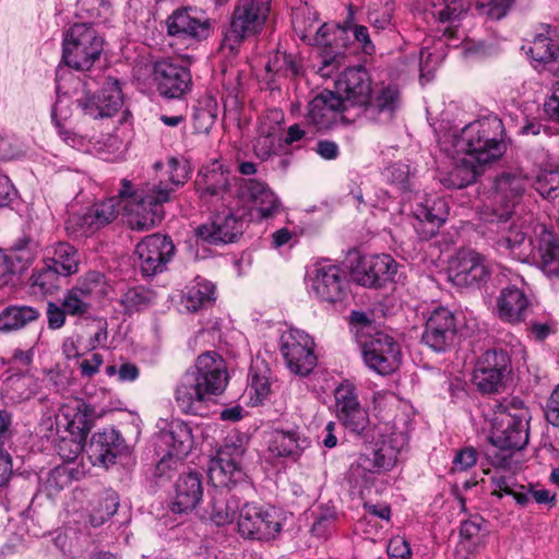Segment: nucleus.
Returning a JSON list of instances; mask_svg holds the SVG:
<instances>
[{
  "label": "nucleus",
  "instance_id": "32",
  "mask_svg": "<svg viewBox=\"0 0 559 559\" xmlns=\"http://www.w3.org/2000/svg\"><path fill=\"white\" fill-rule=\"evenodd\" d=\"M164 443L169 447L168 457H164L156 466L157 473H162L173 462L174 457L182 459L193 447L192 432L189 426L182 421L170 425L168 431L163 433Z\"/></svg>",
  "mask_w": 559,
  "mask_h": 559
},
{
  "label": "nucleus",
  "instance_id": "8",
  "mask_svg": "<svg viewBox=\"0 0 559 559\" xmlns=\"http://www.w3.org/2000/svg\"><path fill=\"white\" fill-rule=\"evenodd\" d=\"M512 373L511 357L501 348L483 353L475 362L472 384L484 395L500 394Z\"/></svg>",
  "mask_w": 559,
  "mask_h": 559
},
{
  "label": "nucleus",
  "instance_id": "54",
  "mask_svg": "<svg viewBox=\"0 0 559 559\" xmlns=\"http://www.w3.org/2000/svg\"><path fill=\"white\" fill-rule=\"evenodd\" d=\"M84 474L83 468L72 463H62L56 466L47 478L49 487L57 490L70 484L73 479H79Z\"/></svg>",
  "mask_w": 559,
  "mask_h": 559
},
{
  "label": "nucleus",
  "instance_id": "33",
  "mask_svg": "<svg viewBox=\"0 0 559 559\" xmlns=\"http://www.w3.org/2000/svg\"><path fill=\"white\" fill-rule=\"evenodd\" d=\"M469 5L471 0H431L426 11L440 23H449V26L442 29L443 35L454 38L456 23L467 12Z\"/></svg>",
  "mask_w": 559,
  "mask_h": 559
},
{
  "label": "nucleus",
  "instance_id": "21",
  "mask_svg": "<svg viewBox=\"0 0 559 559\" xmlns=\"http://www.w3.org/2000/svg\"><path fill=\"white\" fill-rule=\"evenodd\" d=\"M486 258L472 249H460L449 261L448 277L456 286L468 287L489 276Z\"/></svg>",
  "mask_w": 559,
  "mask_h": 559
},
{
  "label": "nucleus",
  "instance_id": "49",
  "mask_svg": "<svg viewBox=\"0 0 559 559\" xmlns=\"http://www.w3.org/2000/svg\"><path fill=\"white\" fill-rule=\"evenodd\" d=\"M34 319L35 310L32 307H8L0 312V331L11 332L22 329Z\"/></svg>",
  "mask_w": 559,
  "mask_h": 559
},
{
  "label": "nucleus",
  "instance_id": "23",
  "mask_svg": "<svg viewBox=\"0 0 559 559\" xmlns=\"http://www.w3.org/2000/svg\"><path fill=\"white\" fill-rule=\"evenodd\" d=\"M150 78L158 93L168 98L181 97L191 85L189 69L175 63L171 59L155 61Z\"/></svg>",
  "mask_w": 559,
  "mask_h": 559
},
{
  "label": "nucleus",
  "instance_id": "39",
  "mask_svg": "<svg viewBox=\"0 0 559 559\" xmlns=\"http://www.w3.org/2000/svg\"><path fill=\"white\" fill-rule=\"evenodd\" d=\"M240 509L238 500L228 491L216 489L205 510L207 518L217 526L230 524L236 511Z\"/></svg>",
  "mask_w": 559,
  "mask_h": 559
},
{
  "label": "nucleus",
  "instance_id": "28",
  "mask_svg": "<svg viewBox=\"0 0 559 559\" xmlns=\"http://www.w3.org/2000/svg\"><path fill=\"white\" fill-rule=\"evenodd\" d=\"M200 198L210 201L212 198L223 199L230 186V174L218 160L203 166L195 180Z\"/></svg>",
  "mask_w": 559,
  "mask_h": 559
},
{
  "label": "nucleus",
  "instance_id": "48",
  "mask_svg": "<svg viewBox=\"0 0 559 559\" xmlns=\"http://www.w3.org/2000/svg\"><path fill=\"white\" fill-rule=\"evenodd\" d=\"M85 138H80L79 144L81 148L93 154L108 156L120 151L122 141L112 133L100 135H92L88 138L87 144L83 143Z\"/></svg>",
  "mask_w": 559,
  "mask_h": 559
},
{
  "label": "nucleus",
  "instance_id": "63",
  "mask_svg": "<svg viewBox=\"0 0 559 559\" xmlns=\"http://www.w3.org/2000/svg\"><path fill=\"white\" fill-rule=\"evenodd\" d=\"M544 413L550 425L559 427V384L552 390L547 400Z\"/></svg>",
  "mask_w": 559,
  "mask_h": 559
},
{
  "label": "nucleus",
  "instance_id": "7",
  "mask_svg": "<svg viewBox=\"0 0 559 559\" xmlns=\"http://www.w3.org/2000/svg\"><path fill=\"white\" fill-rule=\"evenodd\" d=\"M284 522L281 510L248 502L239 509L237 527L243 538L272 542L280 536Z\"/></svg>",
  "mask_w": 559,
  "mask_h": 559
},
{
  "label": "nucleus",
  "instance_id": "59",
  "mask_svg": "<svg viewBox=\"0 0 559 559\" xmlns=\"http://www.w3.org/2000/svg\"><path fill=\"white\" fill-rule=\"evenodd\" d=\"M33 358L34 352L32 347L27 349L15 348L9 364L11 365L12 370H16L17 372L25 374L32 368Z\"/></svg>",
  "mask_w": 559,
  "mask_h": 559
},
{
  "label": "nucleus",
  "instance_id": "11",
  "mask_svg": "<svg viewBox=\"0 0 559 559\" xmlns=\"http://www.w3.org/2000/svg\"><path fill=\"white\" fill-rule=\"evenodd\" d=\"M280 353L287 369L296 376H308L318 364L314 340L299 329H288L282 333Z\"/></svg>",
  "mask_w": 559,
  "mask_h": 559
},
{
  "label": "nucleus",
  "instance_id": "40",
  "mask_svg": "<svg viewBox=\"0 0 559 559\" xmlns=\"http://www.w3.org/2000/svg\"><path fill=\"white\" fill-rule=\"evenodd\" d=\"M400 448L396 442V438L390 437L383 439L380 443H377V448L373 451V461L370 462L366 455H360L358 459V465L365 471L380 472L390 471L394 467Z\"/></svg>",
  "mask_w": 559,
  "mask_h": 559
},
{
  "label": "nucleus",
  "instance_id": "31",
  "mask_svg": "<svg viewBox=\"0 0 559 559\" xmlns=\"http://www.w3.org/2000/svg\"><path fill=\"white\" fill-rule=\"evenodd\" d=\"M524 180L513 174H506L499 177L496 181V193L493 197L495 202L507 199L506 203L500 210L493 209L492 214L486 216L485 219L489 222H506L512 214L514 200L524 191Z\"/></svg>",
  "mask_w": 559,
  "mask_h": 559
},
{
  "label": "nucleus",
  "instance_id": "22",
  "mask_svg": "<svg viewBox=\"0 0 559 559\" xmlns=\"http://www.w3.org/2000/svg\"><path fill=\"white\" fill-rule=\"evenodd\" d=\"M457 334L455 314L447 307H436L428 312L421 341L435 352L449 348Z\"/></svg>",
  "mask_w": 559,
  "mask_h": 559
},
{
  "label": "nucleus",
  "instance_id": "10",
  "mask_svg": "<svg viewBox=\"0 0 559 559\" xmlns=\"http://www.w3.org/2000/svg\"><path fill=\"white\" fill-rule=\"evenodd\" d=\"M346 35L345 27L333 23L322 24L313 34L312 29L301 31V38L310 45L331 49L322 56V64L318 69L320 76L332 78L345 66L346 57L341 49L345 47Z\"/></svg>",
  "mask_w": 559,
  "mask_h": 559
},
{
  "label": "nucleus",
  "instance_id": "52",
  "mask_svg": "<svg viewBox=\"0 0 559 559\" xmlns=\"http://www.w3.org/2000/svg\"><path fill=\"white\" fill-rule=\"evenodd\" d=\"M399 103V90L394 85L381 86L371 92L370 103L366 109H372L378 112L393 111Z\"/></svg>",
  "mask_w": 559,
  "mask_h": 559
},
{
  "label": "nucleus",
  "instance_id": "37",
  "mask_svg": "<svg viewBox=\"0 0 559 559\" xmlns=\"http://www.w3.org/2000/svg\"><path fill=\"white\" fill-rule=\"evenodd\" d=\"M533 186L544 199H557L559 197V162L554 157L544 156L537 165Z\"/></svg>",
  "mask_w": 559,
  "mask_h": 559
},
{
  "label": "nucleus",
  "instance_id": "38",
  "mask_svg": "<svg viewBox=\"0 0 559 559\" xmlns=\"http://www.w3.org/2000/svg\"><path fill=\"white\" fill-rule=\"evenodd\" d=\"M308 445L307 438H302L297 430H275L269 439V451L277 457L296 460Z\"/></svg>",
  "mask_w": 559,
  "mask_h": 559
},
{
  "label": "nucleus",
  "instance_id": "47",
  "mask_svg": "<svg viewBox=\"0 0 559 559\" xmlns=\"http://www.w3.org/2000/svg\"><path fill=\"white\" fill-rule=\"evenodd\" d=\"M484 520L481 518H471L461 523L460 526V546L468 552L474 554L485 545L481 534Z\"/></svg>",
  "mask_w": 559,
  "mask_h": 559
},
{
  "label": "nucleus",
  "instance_id": "61",
  "mask_svg": "<svg viewBox=\"0 0 559 559\" xmlns=\"http://www.w3.org/2000/svg\"><path fill=\"white\" fill-rule=\"evenodd\" d=\"M386 554L390 559H412L411 545L402 536H394L389 540Z\"/></svg>",
  "mask_w": 559,
  "mask_h": 559
},
{
  "label": "nucleus",
  "instance_id": "58",
  "mask_svg": "<svg viewBox=\"0 0 559 559\" xmlns=\"http://www.w3.org/2000/svg\"><path fill=\"white\" fill-rule=\"evenodd\" d=\"M24 146L14 136L0 132V163L20 157Z\"/></svg>",
  "mask_w": 559,
  "mask_h": 559
},
{
  "label": "nucleus",
  "instance_id": "14",
  "mask_svg": "<svg viewBox=\"0 0 559 559\" xmlns=\"http://www.w3.org/2000/svg\"><path fill=\"white\" fill-rule=\"evenodd\" d=\"M75 85H81V95L76 97L78 107L86 116L94 119L111 117L123 106L124 97L121 84L117 79L107 78L102 85L97 99L85 91L84 84L74 80Z\"/></svg>",
  "mask_w": 559,
  "mask_h": 559
},
{
  "label": "nucleus",
  "instance_id": "62",
  "mask_svg": "<svg viewBox=\"0 0 559 559\" xmlns=\"http://www.w3.org/2000/svg\"><path fill=\"white\" fill-rule=\"evenodd\" d=\"M477 462V452L474 448H464L460 450L454 459L452 469L454 472H464L473 467Z\"/></svg>",
  "mask_w": 559,
  "mask_h": 559
},
{
  "label": "nucleus",
  "instance_id": "13",
  "mask_svg": "<svg viewBox=\"0 0 559 559\" xmlns=\"http://www.w3.org/2000/svg\"><path fill=\"white\" fill-rule=\"evenodd\" d=\"M309 292L319 301L336 304L347 295V282L344 272L336 264L328 261L314 263L308 272Z\"/></svg>",
  "mask_w": 559,
  "mask_h": 559
},
{
  "label": "nucleus",
  "instance_id": "18",
  "mask_svg": "<svg viewBox=\"0 0 559 559\" xmlns=\"http://www.w3.org/2000/svg\"><path fill=\"white\" fill-rule=\"evenodd\" d=\"M174 254L173 240L160 234L144 237L135 247L138 265L145 276L163 272Z\"/></svg>",
  "mask_w": 559,
  "mask_h": 559
},
{
  "label": "nucleus",
  "instance_id": "64",
  "mask_svg": "<svg viewBox=\"0 0 559 559\" xmlns=\"http://www.w3.org/2000/svg\"><path fill=\"white\" fill-rule=\"evenodd\" d=\"M544 110L550 121L559 123V84L552 88L551 94L545 100Z\"/></svg>",
  "mask_w": 559,
  "mask_h": 559
},
{
  "label": "nucleus",
  "instance_id": "17",
  "mask_svg": "<svg viewBox=\"0 0 559 559\" xmlns=\"http://www.w3.org/2000/svg\"><path fill=\"white\" fill-rule=\"evenodd\" d=\"M335 94L344 105L367 107L372 92V80L366 68L354 66L345 68L334 81Z\"/></svg>",
  "mask_w": 559,
  "mask_h": 559
},
{
  "label": "nucleus",
  "instance_id": "26",
  "mask_svg": "<svg viewBox=\"0 0 559 559\" xmlns=\"http://www.w3.org/2000/svg\"><path fill=\"white\" fill-rule=\"evenodd\" d=\"M203 483L199 473L189 472L179 475L174 484L169 508L173 513L188 514L202 501Z\"/></svg>",
  "mask_w": 559,
  "mask_h": 559
},
{
  "label": "nucleus",
  "instance_id": "56",
  "mask_svg": "<svg viewBox=\"0 0 559 559\" xmlns=\"http://www.w3.org/2000/svg\"><path fill=\"white\" fill-rule=\"evenodd\" d=\"M342 425L352 432L361 433L369 426V414L361 405L355 407L348 413L337 417Z\"/></svg>",
  "mask_w": 559,
  "mask_h": 559
},
{
  "label": "nucleus",
  "instance_id": "20",
  "mask_svg": "<svg viewBox=\"0 0 559 559\" xmlns=\"http://www.w3.org/2000/svg\"><path fill=\"white\" fill-rule=\"evenodd\" d=\"M245 452V447L236 442H226L217 451L209 467L210 479L216 488L228 487L242 478Z\"/></svg>",
  "mask_w": 559,
  "mask_h": 559
},
{
  "label": "nucleus",
  "instance_id": "35",
  "mask_svg": "<svg viewBox=\"0 0 559 559\" xmlns=\"http://www.w3.org/2000/svg\"><path fill=\"white\" fill-rule=\"evenodd\" d=\"M282 120L283 114L278 110H271L260 118L259 135L253 145L259 157L267 158L276 151Z\"/></svg>",
  "mask_w": 559,
  "mask_h": 559
},
{
  "label": "nucleus",
  "instance_id": "45",
  "mask_svg": "<svg viewBox=\"0 0 559 559\" xmlns=\"http://www.w3.org/2000/svg\"><path fill=\"white\" fill-rule=\"evenodd\" d=\"M118 507V497L114 491H107L93 499L90 502V524L94 527L103 525L117 512Z\"/></svg>",
  "mask_w": 559,
  "mask_h": 559
},
{
  "label": "nucleus",
  "instance_id": "50",
  "mask_svg": "<svg viewBox=\"0 0 559 559\" xmlns=\"http://www.w3.org/2000/svg\"><path fill=\"white\" fill-rule=\"evenodd\" d=\"M111 14V5L106 0H78L75 15L91 23L106 21Z\"/></svg>",
  "mask_w": 559,
  "mask_h": 559
},
{
  "label": "nucleus",
  "instance_id": "12",
  "mask_svg": "<svg viewBox=\"0 0 559 559\" xmlns=\"http://www.w3.org/2000/svg\"><path fill=\"white\" fill-rule=\"evenodd\" d=\"M271 0H239L230 23L226 41L234 44L260 33L269 17Z\"/></svg>",
  "mask_w": 559,
  "mask_h": 559
},
{
  "label": "nucleus",
  "instance_id": "24",
  "mask_svg": "<svg viewBox=\"0 0 559 559\" xmlns=\"http://www.w3.org/2000/svg\"><path fill=\"white\" fill-rule=\"evenodd\" d=\"M95 418L94 408L84 400L78 397L68 399L55 416V430L71 432L76 436H87Z\"/></svg>",
  "mask_w": 559,
  "mask_h": 559
},
{
  "label": "nucleus",
  "instance_id": "9",
  "mask_svg": "<svg viewBox=\"0 0 559 559\" xmlns=\"http://www.w3.org/2000/svg\"><path fill=\"white\" fill-rule=\"evenodd\" d=\"M43 266L37 272V287L45 294H50L59 287V277L69 276L79 270V254L73 246L57 242L45 248Z\"/></svg>",
  "mask_w": 559,
  "mask_h": 559
},
{
  "label": "nucleus",
  "instance_id": "60",
  "mask_svg": "<svg viewBox=\"0 0 559 559\" xmlns=\"http://www.w3.org/2000/svg\"><path fill=\"white\" fill-rule=\"evenodd\" d=\"M148 301V293L142 287L130 288L122 299V304L129 311H138L145 307Z\"/></svg>",
  "mask_w": 559,
  "mask_h": 559
},
{
  "label": "nucleus",
  "instance_id": "55",
  "mask_svg": "<svg viewBox=\"0 0 559 559\" xmlns=\"http://www.w3.org/2000/svg\"><path fill=\"white\" fill-rule=\"evenodd\" d=\"M334 397L336 417L346 414L348 411H352L360 405L356 393V388L349 381L342 382L335 389Z\"/></svg>",
  "mask_w": 559,
  "mask_h": 559
},
{
  "label": "nucleus",
  "instance_id": "27",
  "mask_svg": "<svg viewBox=\"0 0 559 559\" xmlns=\"http://www.w3.org/2000/svg\"><path fill=\"white\" fill-rule=\"evenodd\" d=\"M532 310L527 295L515 285L502 288L496 299V316L504 323L519 324Z\"/></svg>",
  "mask_w": 559,
  "mask_h": 559
},
{
  "label": "nucleus",
  "instance_id": "29",
  "mask_svg": "<svg viewBox=\"0 0 559 559\" xmlns=\"http://www.w3.org/2000/svg\"><path fill=\"white\" fill-rule=\"evenodd\" d=\"M242 222L231 213L217 215L212 222L199 226L195 230L198 238L210 242H233L241 234Z\"/></svg>",
  "mask_w": 559,
  "mask_h": 559
},
{
  "label": "nucleus",
  "instance_id": "57",
  "mask_svg": "<svg viewBox=\"0 0 559 559\" xmlns=\"http://www.w3.org/2000/svg\"><path fill=\"white\" fill-rule=\"evenodd\" d=\"M514 0H478L477 10L490 19L499 20L507 14Z\"/></svg>",
  "mask_w": 559,
  "mask_h": 559
},
{
  "label": "nucleus",
  "instance_id": "4",
  "mask_svg": "<svg viewBox=\"0 0 559 559\" xmlns=\"http://www.w3.org/2000/svg\"><path fill=\"white\" fill-rule=\"evenodd\" d=\"M501 246L522 262H539L544 272L559 275V240L545 224L532 216L513 222Z\"/></svg>",
  "mask_w": 559,
  "mask_h": 559
},
{
  "label": "nucleus",
  "instance_id": "44",
  "mask_svg": "<svg viewBox=\"0 0 559 559\" xmlns=\"http://www.w3.org/2000/svg\"><path fill=\"white\" fill-rule=\"evenodd\" d=\"M47 438H52L53 442H57L56 448L63 463L75 464V460L83 451L87 436H76L71 432L58 433L56 430L53 433L52 426H50V435Z\"/></svg>",
  "mask_w": 559,
  "mask_h": 559
},
{
  "label": "nucleus",
  "instance_id": "2",
  "mask_svg": "<svg viewBox=\"0 0 559 559\" xmlns=\"http://www.w3.org/2000/svg\"><path fill=\"white\" fill-rule=\"evenodd\" d=\"M155 187L134 189L131 181L123 179L117 195L93 204L81 217L71 216L68 228L92 235L114 222L121 213L127 225L139 231L156 227L164 218V203L168 201V192L159 189L156 197L152 195Z\"/></svg>",
  "mask_w": 559,
  "mask_h": 559
},
{
  "label": "nucleus",
  "instance_id": "15",
  "mask_svg": "<svg viewBox=\"0 0 559 559\" xmlns=\"http://www.w3.org/2000/svg\"><path fill=\"white\" fill-rule=\"evenodd\" d=\"M399 267L400 264L390 254H366L358 258L350 273L361 286L382 287L396 280Z\"/></svg>",
  "mask_w": 559,
  "mask_h": 559
},
{
  "label": "nucleus",
  "instance_id": "36",
  "mask_svg": "<svg viewBox=\"0 0 559 559\" xmlns=\"http://www.w3.org/2000/svg\"><path fill=\"white\" fill-rule=\"evenodd\" d=\"M449 215V207L442 198L437 195L426 197L414 207V216L420 223L428 226L427 236H433L444 224Z\"/></svg>",
  "mask_w": 559,
  "mask_h": 559
},
{
  "label": "nucleus",
  "instance_id": "43",
  "mask_svg": "<svg viewBox=\"0 0 559 559\" xmlns=\"http://www.w3.org/2000/svg\"><path fill=\"white\" fill-rule=\"evenodd\" d=\"M246 190L253 206L263 217L273 215L278 206L280 201L274 192L263 182L258 180H248Z\"/></svg>",
  "mask_w": 559,
  "mask_h": 559
},
{
  "label": "nucleus",
  "instance_id": "41",
  "mask_svg": "<svg viewBox=\"0 0 559 559\" xmlns=\"http://www.w3.org/2000/svg\"><path fill=\"white\" fill-rule=\"evenodd\" d=\"M121 443L122 439L115 429H104L93 436L91 450L97 454V460L102 464L108 465L115 462Z\"/></svg>",
  "mask_w": 559,
  "mask_h": 559
},
{
  "label": "nucleus",
  "instance_id": "51",
  "mask_svg": "<svg viewBox=\"0 0 559 559\" xmlns=\"http://www.w3.org/2000/svg\"><path fill=\"white\" fill-rule=\"evenodd\" d=\"M166 175H167V182L171 185V187L163 186L164 183L160 182L159 185L156 183H146L145 186L141 187L140 189H145L146 187H155V192L152 193V195L156 197L157 191L159 189L166 190L168 194L170 191L175 190L179 186L183 185L189 177V170L185 163L178 160L175 157H171L168 159L166 165Z\"/></svg>",
  "mask_w": 559,
  "mask_h": 559
},
{
  "label": "nucleus",
  "instance_id": "30",
  "mask_svg": "<svg viewBox=\"0 0 559 559\" xmlns=\"http://www.w3.org/2000/svg\"><path fill=\"white\" fill-rule=\"evenodd\" d=\"M34 245L31 236H24L15 241L9 258L0 249V286L7 284L14 273H23L34 260Z\"/></svg>",
  "mask_w": 559,
  "mask_h": 559
},
{
  "label": "nucleus",
  "instance_id": "16",
  "mask_svg": "<svg viewBox=\"0 0 559 559\" xmlns=\"http://www.w3.org/2000/svg\"><path fill=\"white\" fill-rule=\"evenodd\" d=\"M210 32V19L195 8L178 9L167 19L168 35L186 41L188 46L206 39Z\"/></svg>",
  "mask_w": 559,
  "mask_h": 559
},
{
  "label": "nucleus",
  "instance_id": "34",
  "mask_svg": "<svg viewBox=\"0 0 559 559\" xmlns=\"http://www.w3.org/2000/svg\"><path fill=\"white\" fill-rule=\"evenodd\" d=\"M527 53L535 68L556 61L559 58V34L557 31L550 26H543L542 32L534 36Z\"/></svg>",
  "mask_w": 559,
  "mask_h": 559
},
{
  "label": "nucleus",
  "instance_id": "1",
  "mask_svg": "<svg viewBox=\"0 0 559 559\" xmlns=\"http://www.w3.org/2000/svg\"><path fill=\"white\" fill-rule=\"evenodd\" d=\"M502 133L503 124L499 118L485 117L465 126L460 134H442L439 144L455 163L449 173L441 174L440 182L455 189L473 183L487 165L502 156Z\"/></svg>",
  "mask_w": 559,
  "mask_h": 559
},
{
  "label": "nucleus",
  "instance_id": "19",
  "mask_svg": "<svg viewBox=\"0 0 559 559\" xmlns=\"http://www.w3.org/2000/svg\"><path fill=\"white\" fill-rule=\"evenodd\" d=\"M364 360L374 372L386 376L395 372L402 364L401 346L385 333H377L364 346Z\"/></svg>",
  "mask_w": 559,
  "mask_h": 559
},
{
  "label": "nucleus",
  "instance_id": "5",
  "mask_svg": "<svg viewBox=\"0 0 559 559\" xmlns=\"http://www.w3.org/2000/svg\"><path fill=\"white\" fill-rule=\"evenodd\" d=\"M531 413L523 401L513 397L493 413L489 441L501 450H521L528 442Z\"/></svg>",
  "mask_w": 559,
  "mask_h": 559
},
{
  "label": "nucleus",
  "instance_id": "6",
  "mask_svg": "<svg viewBox=\"0 0 559 559\" xmlns=\"http://www.w3.org/2000/svg\"><path fill=\"white\" fill-rule=\"evenodd\" d=\"M104 51V38L87 23L70 27L63 39V60L72 69L90 70Z\"/></svg>",
  "mask_w": 559,
  "mask_h": 559
},
{
  "label": "nucleus",
  "instance_id": "53",
  "mask_svg": "<svg viewBox=\"0 0 559 559\" xmlns=\"http://www.w3.org/2000/svg\"><path fill=\"white\" fill-rule=\"evenodd\" d=\"M92 288L73 287L66 294L62 300V307L67 314L83 316L88 311L90 304L87 296L91 294Z\"/></svg>",
  "mask_w": 559,
  "mask_h": 559
},
{
  "label": "nucleus",
  "instance_id": "46",
  "mask_svg": "<svg viewBox=\"0 0 559 559\" xmlns=\"http://www.w3.org/2000/svg\"><path fill=\"white\" fill-rule=\"evenodd\" d=\"M491 488L492 496L498 498H502L503 495L512 496L521 507H525L530 502V492L525 490L523 485H518L511 476H492Z\"/></svg>",
  "mask_w": 559,
  "mask_h": 559
},
{
  "label": "nucleus",
  "instance_id": "25",
  "mask_svg": "<svg viewBox=\"0 0 559 559\" xmlns=\"http://www.w3.org/2000/svg\"><path fill=\"white\" fill-rule=\"evenodd\" d=\"M345 107L341 97L324 90L310 100L307 120L318 130H328L343 120Z\"/></svg>",
  "mask_w": 559,
  "mask_h": 559
},
{
  "label": "nucleus",
  "instance_id": "3",
  "mask_svg": "<svg viewBox=\"0 0 559 559\" xmlns=\"http://www.w3.org/2000/svg\"><path fill=\"white\" fill-rule=\"evenodd\" d=\"M228 381V368L223 356L214 350L202 353L177 382L175 402L182 413L197 415L207 402L223 394Z\"/></svg>",
  "mask_w": 559,
  "mask_h": 559
},
{
  "label": "nucleus",
  "instance_id": "42",
  "mask_svg": "<svg viewBox=\"0 0 559 559\" xmlns=\"http://www.w3.org/2000/svg\"><path fill=\"white\" fill-rule=\"evenodd\" d=\"M215 286L202 278H197L182 297V304L188 311L195 312L215 301Z\"/></svg>",
  "mask_w": 559,
  "mask_h": 559
}]
</instances>
